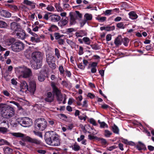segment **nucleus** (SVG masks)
Here are the masks:
<instances>
[{"label":"nucleus","instance_id":"f3484780","mask_svg":"<svg viewBox=\"0 0 154 154\" xmlns=\"http://www.w3.org/2000/svg\"><path fill=\"white\" fill-rule=\"evenodd\" d=\"M138 144H139L137 145L136 146V149L140 151L142 150H146V149L145 145L141 142L139 141Z\"/></svg>","mask_w":154,"mask_h":154},{"label":"nucleus","instance_id":"39448f33","mask_svg":"<svg viewBox=\"0 0 154 154\" xmlns=\"http://www.w3.org/2000/svg\"><path fill=\"white\" fill-rule=\"evenodd\" d=\"M16 122L22 126L25 127L31 126L32 123V119L27 117L18 119Z\"/></svg>","mask_w":154,"mask_h":154},{"label":"nucleus","instance_id":"79ce46f5","mask_svg":"<svg viewBox=\"0 0 154 154\" xmlns=\"http://www.w3.org/2000/svg\"><path fill=\"white\" fill-rule=\"evenodd\" d=\"M97 20H98L100 22H103L105 21L106 19V17H96Z\"/></svg>","mask_w":154,"mask_h":154},{"label":"nucleus","instance_id":"5701e85b","mask_svg":"<svg viewBox=\"0 0 154 154\" xmlns=\"http://www.w3.org/2000/svg\"><path fill=\"white\" fill-rule=\"evenodd\" d=\"M46 61L48 63L55 61L54 56L52 55H49L46 58Z\"/></svg>","mask_w":154,"mask_h":154},{"label":"nucleus","instance_id":"3c124183","mask_svg":"<svg viewBox=\"0 0 154 154\" xmlns=\"http://www.w3.org/2000/svg\"><path fill=\"white\" fill-rule=\"evenodd\" d=\"M66 72V75L69 78H70L71 76V73L68 70V69H66L65 70Z\"/></svg>","mask_w":154,"mask_h":154},{"label":"nucleus","instance_id":"b1692460","mask_svg":"<svg viewBox=\"0 0 154 154\" xmlns=\"http://www.w3.org/2000/svg\"><path fill=\"white\" fill-rule=\"evenodd\" d=\"M130 17L132 20L137 19V16L136 13L134 11H131L129 13Z\"/></svg>","mask_w":154,"mask_h":154},{"label":"nucleus","instance_id":"2f4dec72","mask_svg":"<svg viewBox=\"0 0 154 154\" xmlns=\"http://www.w3.org/2000/svg\"><path fill=\"white\" fill-rule=\"evenodd\" d=\"M8 131L7 128L4 127H0V133L3 134H5Z\"/></svg>","mask_w":154,"mask_h":154},{"label":"nucleus","instance_id":"20e7f679","mask_svg":"<svg viewBox=\"0 0 154 154\" xmlns=\"http://www.w3.org/2000/svg\"><path fill=\"white\" fill-rule=\"evenodd\" d=\"M21 85L23 89H26L31 93L34 94L36 90V84L35 82L31 81L29 83V86L28 87L27 83L26 81H23L21 83Z\"/></svg>","mask_w":154,"mask_h":154},{"label":"nucleus","instance_id":"f03ea898","mask_svg":"<svg viewBox=\"0 0 154 154\" xmlns=\"http://www.w3.org/2000/svg\"><path fill=\"white\" fill-rule=\"evenodd\" d=\"M16 39L14 38H11L7 40L5 42L6 45H11V48H24V44L20 41H16Z\"/></svg>","mask_w":154,"mask_h":154},{"label":"nucleus","instance_id":"69168bd1","mask_svg":"<svg viewBox=\"0 0 154 154\" xmlns=\"http://www.w3.org/2000/svg\"><path fill=\"white\" fill-rule=\"evenodd\" d=\"M45 122V123H47L46 120L42 118H39V123H44Z\"/></svg>","mask_w":154,"mask_h":154},{"label":"nucleus","instance_id":"cd10ccee","mask_svg":"<svg viewBox=\"0 0 154 154\" xmlns=\"http://www.w3.org/2000/svg\"><path fill=\"white\" fill-rule=\"evenodd\" d=\"M10 143L4 139H2L0 140V146L4 145H9Z\"/></svg>","mask_w":154,"mask_h":154},{"label":"nucleus","instance_id":"4d7b16f0","mask_svg":"<svg viewBox=\"0 0 154 154\" xmlns=\"http://www.w3.org/2000/svg\"><path fill=\"white\" fill-rule=\"evenodd\" d=\"M57 99V101L61 102L62 101L63 98L61 95L59 94L58 96H56Z\"/></svg>","mask_w":154,"mask_h":154},{"label":"nucleus","instance_id":"473e14b6","mask_svg":"<svg viewBox=\"0 0 154 154\" xmlns=\"http://www.w3.org/2000/svg\"><path fill=\"white\" fill-rule=\"evenodd\" d=\"M48 63L50 67L52 69H54L56 68V66L55 63V61Z\"/></svg>","mask_w":154,"mask_h":154},{"label":"nucleus","instance_id":"4468645a","mask_svg":"<svg viewBox=\"0 0 154 154\" xmlns=\"http://www.w3.org/2000/svg\"><path fill=\"white\" fill-rule=\"evenodd\" d=\"M38 119H37L35 122L34 123V130L33 131L34 134L38 136Z\"/></svg>","mask_w":154,"mask_h":154},{"label":"nucleus","instance_id":"f257e3e1","mask_svg":"<svg viewBox=\"0 0 154 154\" xmlns=\"http://www.w3.org/2000/svg\"><path fill=\"white\" fill-rule=\"evenodd\" d=\"M45 139L46 143L50 145L58 146L60 145V136L54 131L46 132L45 134Z\"/></svg>","mask_w":154,"mask_h":154},{"label":"nucleus","instance_id":"37998d69","mask_svg":"<svg viewBox=\"0 0 154 154\" xmlns=\"http://www.w3.org/2000/svg\"><path fill=\"white\" fill-rule=\"evenodd\" d=\"M82 39L85 43L88 45L90 44V40L89 38L87 37H84Z\"/></svg>","mask_w":154,"mask_h":154},{"label":"nucleus","instance_id":"6e6552de","mask_svg":"<svg viewBox=\"0 0 154 154\" xmlns=\"http://www.w3.org/2000/svg\"><path fill=\"white\" fill-rule=\"evenodd\" d=\"M51 86L52 89V93L55 94L56 96H58L59 94H61L60 90L56 86V84L54 82H51Z\"/></svg>","mask_w":154,"mask_h":154},{"label":"nucleus","instance_id":"0e129e2a","mask_svg":"<svg viewBox=\"0 0 154 154\" xmlns=\"http://www.w3.org/2000/svg\"><path fill=\"white\" fill-rule=\"evenodd\" d=\"M99 139V140L101 141L102 143L104 144H106L107 143V141L105 139L103 138H100Z\"/></svg>","mask_w":154,"mask_h":154},{"label":"nucleus","instance_id":"052dcab7","mask_svg":"<svg viewBox=\"0 0 154 154\" xmlns=\"http://www.w3.org/2000/svg\"><path fill=\"white\" fill-rule=\"evenodd\" d=\"M75 31V30L73 28H68V29H66V32L68 34L69 33H70L74 31Z\"/></svg>","mask_w":154,"mask_h":154},{"label":"nucleus","instance_id":"a18cd8bd","mask_svg":"<svg viewBox=\"0 0 154 154\" xmlns=\"http://www.w3.org/2000/svg\"><path fill=\"white\" fill-rule=\"evenodd\" d=\"M117 26L120 28L124 29L125 27V26L124 25L123 23L122 22H120L117 24Z\"/></svg>","mask_w":154,"mask_h":154},{"label":"nucleus","instance_id":"680f3d73","mask_svg":"<svg viewBox=\"0 0 154 154\" xmlns=\"http://www.w3.org/2000/svg\"><path fill=\"white\" fill-rule=\"evenodd\" d=\"M59 117H60V118H62L63 119H67V117L66 116L63 114H60L59 115Z\"/></svg>","mask_w":154,"mask_h":154},{"label":"nucleus","instance_id":"ddd939ff","mask_svg":"<svg viewBox=\"0 0 154 154\" xmlns=\"http://www.w3.org/2000/svg\"><path fill=\"white\" fill-rule=\"evenodd\" d=\"M49 19L52 22H56L60 20L61 17L59 15L54 14L49 16Z\"/></svg>","mask_w":154,"mask_h":154},{"label":"nucleus","instance_id":"7ed1b4c3","mask_svg":"<svg viewBox=\"0 0 154 154\" xmlns=\"http://www.w3.org/2000/svg\"><path fill=\"white\" fill-rule=\"evenodd\" d=\"M1 113L5 118H9L14 115V110L13 107L9 106H5L1 111Z\"/></svg>","mask_w":154,"mask_h":154},{"label":"nucleus","instance_id":"423d86ee","mask_svg":"<svg viewBox=\"0 0 154 154\" xmlns=\"http://www.w3.org/2000/svg\"><path fill=\"white\" fill-rule=\"evenodd\" d=\"M69 22L70 25H73L76 23V20L78 17L81 18L82 15L78 11H75V12H70L69 13Z\"/></svg>","mask_w":154,"mask_h":154},{"label":"nucleus","instance_id":"e433bc0d","mask_svg":"<svg viewBox=\"0 0 154 154\" xmlns=\"http://www.w3.org/2000/svg\"><path fill=\"white\" fill-rule=\"evenodd\" d=\"M48 11H54L55 10L54 8L50 5H48L46 7V9Z\"/></svg>","mask_w":154,"mask_h":154},{"label":"nucleus","instance_id":"a19ab883","mask_svg":"<svg viewBox=\"0 0 154 154\" xmlns=\"http://www.w3.org/2000/svg\"><path fill=\"white\" fill-rule=\"evenodd\" d=\"M55 7L57 11L58 12H62L63 11V9L61 8L56 3L55 5Z\"/></svg>","mask_w":154,"mask_h":154},{"label":"nucleus","instance_id":"4c0bfd02","mask_svg":"<svg viewBox=\"0 0 154 154\" xmlns=\"http://www.w3.org/2000/svg\"><path fill=\"white\" fill-rule=\"evenodd\" d=\"M34 62L32 64V68L35 69H38V61H34Z\"/></svg>","mask_w":154,"mask_h":154},{"label":"nucleus","instance_id":"c03bdc74","mask_svg":"<svg viewBox=\"0 0 154 154\" xmlns=\"http://www.w3.org/2000/svg\"><path fill=\"white\" fill-rule=\"evenodd\" d=\"M39 68H40V66H41V64L42 63V57L41 55V53L39 51Z\"/></svg>","mask_w":154,"mask_h":154},{"label":"nucleus","instance_id":"e2e57ef3","mask_svg":"<svg viewBox=\"0 0 154 154\" xmlns=\"http://www.w3.org/2000/svg\"><path fill=\"white\" fill-rule=\"evenodd\" d=\"M78 67L79 68L84 69L85 68V66L83 65L82 63H79L77 65Z\"/></svg>","mask_w":154,"mask_h":154},{"label":"nucleus","instance_id":"338daca9","mask_svg":"<svg viewBox=\"0 0 154 154\" xmlns=\"http://www.w3.org/2000/svg\"><path fill=\"white\" fill-rule=\"evenodd\" d=\"M85 138V136L83 135H82L80 136V138H77V141L78 142H79L83 140Z\"/></svg>","mask_w":154,"mask_h":154},{"label":"nucleus","instance_id":"9b49d317","mask_svg":"<svg viewBox=\"0 0 154 154\" xmlns=\"http://www.w3.org/2000/svg\"><path fill=\"white\" fill-rule=\"evenodd\" d=\"M46 96V97L45 99V100L46 102L50 103L54 101V96L52 95L51 92H48Z\"/></svg>","mask_w":154,"mask_h":154},{"label":"nucleus","instance_id":"6e6d98bb","mask_svg":"<svg viewBox=\"0 0 154 154\" xmlns=\"http://www.w3.org/2000/svg\"><path fill=\"white\" fill-rule=\"evenodd\" d=\"M88 138L90 140H92L93 139H97L98 138L97 136L92 135L91 134L88 135Z\"/></svg>","mask_w":154,"mask_h":154},{"label":"nucleus","instance_id":"603ef678","mask_svg":"<svg viewBox=\"0 0 154 154\" xmlns=\"http://www.w3.org/2000/svg\"><path fill=\"white\" fill-rule=\"evenodd\" d=\"M105 127L108 128V125L104 122H101L100 124V127L103 128H104Z\"/></svg>","mask_w":154,"mask_h":154},{"label":"nucleus","instance_id":"de8ad7c7","mask_svg":"<svg viewBox=\"0 0 154 154\" xmlns=\"http://www.w3.org/2000/svg\"><path fill=\"white\" fill-rule=\"evenodd\" d=\"M101 105V108L103 109H106L108 108H110V107L109 106L105 103H104L103 105H101Z\"/></svg>","mask_w":154,"mask_h":154},{"label":"nucleus","instance_id":"c85d7f7f","mask_svg":"<svg viewBox=\"0 0 154 154\" xmlns=\"http://www.w3.org/2000/svg\"><path fill=\"white\" fill-rule=\"evenodd\" d=\"M7 23L2 20H0V28H5L7 26Z\"/></svg>","mask_w":154,"mask_h":154},{"label":"nucleus","instance_id":"09e8293b","mask_svg":"<svg viewBox=\"0 0 154 154\" xmlns=\"http://www.w3.org/2000/svg\"><path fill=\"white\" fill-rule=\"evenodd\" d=\"M63 36V35H61L59 33H54L55 38L56 39H59L60 38L62 37Z\"/></svg>","mask_w":154,"mask_h":154},{"label":"nucleus","instance_id":"9d476101","mask_svg":"<svg viewBox=\"0 0 154 154\" xmlns=\"http://www.w3.org/2000/svg\"><path fill=\"white\" fill-rule=\"evenodd\" d=\"M15 34L17 38L21 40H24L26 37L25 32L22 29L20 31H18V32H17Z\"/></svg>","mask_w":154,"mask_h":154},{"label":"nucleus","instance_id":"f704fd0d","mask_svg":"<svg viewBox=\"0 0 154 154\" xmlns=\"http://www.w3.org/2000/svg\"><path fill=\"white\" fill-rule=\"evenodd\" d=\"M115 29V26H106V31H112Z\"/></svg>","mask_w":154,"mask_h":154},{"label":"nucleus","instance_id":"1a4fd4ad","mask_svg":"<svg viewBox=\"0 0 154 154\" xmlns=\"http://www.w3.org/2000/svg\"><path fill=\"white\" fill-rule=\"evenodd\" d=\"M23 74V77L24 78H28L30 77L32 74V72L31 70L27 68H25L23 70L21 71Z\"/></svg>","mask_w":154,"mask_h":154},{"label":"nucleus","instance_id":"6ab92c4d","mask_svg":"<svg viewBox=\"0 0 154 154\" xmlns=\"http://www.w3.org/2000/svg\"><path fill=\"white\" fill-rule=\"evenodd\" d=\"M68 23V19L66 18L63 19L62 18L61 20L58 23L59 26L62 27L66 26Z\"/></svg>","mask_w":154,"mask_h":154},{"label":"nucleus","instance_id":"774afa93","mask_svg":"<svg viewBox=\"0 0 154 154\" xmlns=\"http://www.w3.org/2000/svg\"><path fill=\"white\" fill-rule=\"evenodd\" d=\"M88 97L91 99H93L95 97V96L93 94L91 93H89L88 94Z\"/></svg>","mask_w":154,"mask_h":154},{"label":"nucleus","instance_id":"58836bf2","mask_svg":"<svg viewBox=\"0 0 154 154\" xmlns=\"http://www.w3.org/2000/svg\"><path fill=\"white\" fill-rule=\"evenodd\" d=\"M2 115V116L0 117V124L2 123H6V119Z\"/></svg>","mask_w":154,"mask_h":154},{"label":"nucleus","instance_id":"13d9d810","mask_svg":"<svg viewBox=\"0 0 154 154\" xmlns=\"http://www.w3.org/2000/svg\"><path fill=\"white\" fill-rule=\"evenodd\" d=\"M45 79V75H40L39 76V81L43 82Z\"/></svg>","mask_w":154,"mask_h":154},{"label":"nucleus","instance_id":"72a5a7b5","mask_svg":"<svg viewBox=\"0 0 154 154\" xmlns=\"http://www.w3.org/2000/svg\"><path fill=\"white\" fill-rule=\"evenodd\" d=\"M12 135L15 137H24V134L20 133H12Z\"/></svg>","mask_w":154,"mask_h":154},{"label":"nucleus","instance_id":"7c9ffc66","mask_svg":"<svg viewBox=\"0 0 154 154\" xmlns=\"http://www.w3.org/2000/svg\"><path fill=\"white\" fill-rule=\"evenodd\" d=\"M59 70L60 72V75L62 76L64 75V72L65 71V70L62 65H61L59 66Z\"/></svg>","mask_w":154,"mask_h":154},{"label":"nucleus","instance_id":"4be33fe9","mask_svg":"<svg viewBox=\"0 0 154 154\" xmlns=\"http://www.w3.org/2000/svg\"><path fill=\"white\" fill-rule=\"evenodd\" d=\"M112 130L114 133L117 134H119V129L115 124H114L112 127Z\"/></svg>","mask_w":154,"mask_h":154},{"label":"nucleus","instance_id":"393cba45","mask_svg":"<svg viewBox=\"0 0 154 154\" xmlns=\"http://www.w3.org/2000/svg\"><path fill=\"white\" fill-rule=\"evenodd\" d=\"M47 123L45 122L43 123H39V130L43 131L47 127Z\"/></svg>","mask_w":154,"mask_h":154},{"label":"nucleus","instance_id":"864d4df0","mask_svg":"<svg viewBox=\"0 0 154 154\" xmlns=\"http://www.w3.org/2000/svg\"><path fill=\"white\" fill-rule=\"evenodd\" d=\"M55 54L58 59L60 58V54L58 49H55Z\"/></svg>","mask_w":154,"mask_h":154},{"label":"nucleus","instance_id":"f8f14e48","mask_svg":"<svg viewBox=\"0 0 154 154\" xmlns=\"http://www.w3.org/2000/svg\"><path fill=\"white\" fill-rule=\"evenodd\" d=\"M0 15L2 17L8 18L11 17V14L7 11L1 9H0Z\"/></svg>","mask_w":154,"mask_h":154},{"label":"nucleus","instance_id":"aec40b11","mask_svg":"<svg viewBox=\"0 0 154 154\" xmlns=\"http://www.w3.org/2000/svg\"><path fill=\"white\" fill-rule=\"evenodd\" d=\"M44 13L45 12H42V13H40V14H39V19L42 18V16H43V18L45 19L46 20H47L49 19L48 14H51V13H48L47 14H42V13Z\"/></svg>","mask_w":154,"mask_h":154},{"label":"nucleus","instance_id":"49530a36","mask_svg":"<svg viewBox=\"0 0 154 154\" xmlns=\"http://www.w3.org/2000/svg\"><path fill=\"white\" fill-rule=\"evenodd\" d=\"M46 8V5L45 4L43 3L39 4V8H41L43 10H44V9H45Z\"/></svg>","mask_w":154,"mask_h":154},{"label":"nucleus","instance_id":"bf43d9fd","mask_svg":"<svg viewBox=\"0 0 154 154\" xmlns=\"http://www.w3.org/2000/svg\"><path fill=\"white\" fill-rule=\"evenodd\" d=\"M74 101V100L72 98H69L68 102V104L69 105H71Z\"/></svg>","mask_w":154,"mask_h":154},{"label":"nucleus","instance_id":"8fccbe9b","mask_svg":"<svg viewBox=\"0 0 154 154\" xmlns=\"http://www.w3.org/2000/svg\"><path fill=\"white\" fill-rule=\"evenodd\" d=\"M112 12V10H107L105 11L104 14L105 15H109L111 14Z\"/></svg>","mask_w":154,"mask_h":154},{"label":"nucleus","instance_id":"dca6fc26","mask_svg":"<svg viewBox=\"0 0 154 154\" xmlns=\"http://www.w3.org/2000/svg\"><path fill=\"white\" fill-rule=\"evenodd\" d=\"M122 38L121 35H119L116 38L114 41V43L118 47L122 44Z\"/></svg>","mask_w":154,"mask_h":154},{"label":"nucleus","instance_id":"5fc2aeb1","mask_svg":"<svg viewBox=\"0 0 154 154\" xmlns=\"http://www.w3.org/2000/svg\"><path fill=\"white\" fill-rule=\"evenodd\" d=\"M90 123L94 126H97V123H96L95 121L92 118H91L90 119Z\"/></svg>","mask_w":154,"mask_h":154},{"label":"nucleus","instance_id":"c9c22d12","mask_svg":"<svg viewBox=\"0 0 154 154\" xmlns=\"http://www.w3.org/2000/svg\"><path fill=\"white\" fill-rule=\"evenodd\" d=\"M123 41L124 45L126 47L127 46L129 41V39L126 37H125L124 38Z\"/></svg>","mask_w":154,"mask_h":154},{"label":"nucleus","instance_id":"2eb2a0df","mask_svg":"<svg viewBox=\"0 0 154 154\" xmlns=\"http://www.w3.org/2000/svg\"><path fill=\"white\" fill-rule=\"evenodd\" d=\"M24 140L30 143H34L36 144L38 143V141L35 139L32 138L29 136H26L24 138Z\"/></svg>","mask_w":154,"mask_h":154},{"label":"nucleus","instance_id":"412c9836","mask_svg":"<svg viewBox=\"0 0 154 154\" xmlns=\"http://www.w3.org/2000/svg\"><path fill=\"white\" fill-rule=\"evenodd\" d=\"M32 57L34 61H38V52H33L32 54Z\"/></svg>","mask_w":154,"mask_h":154},{"label":"nucleus","instance_id":"bb28decb","mask_svg":"<svg viewBox=\"0 0 154 154\" xmlns=\"http://www.w3.org/2000/svg\"><path fill=\"white\" fill-rule=\"evenodd\" d=\"M6 6L14 11H17L18 10L17 7L15 5L8 4H7Z\"/></svg>","mask_w":154,"mask_h":154},{"label":"nucleus","instance_id":"0eeeda50","mask_svg":"<svg viewBox=\"0 0 154 154\" xmlns=\"http://www.w3.org/2000/svg\"><path fill=\"white\" fill-rule=\"evenodd\" d=\"M11 29L13 31V32L11 33L12 35H15L16 33L21 30V28L20 25L16 22H14L11 23Z\"/></svg>","mask_w":154,"mask_h":154},{"label":"nucleus","instance_id":"a211bd4d","mask_svg":"<svg viewBox=\"0 0 154 154\" xmlns=\"http://www.w3.org/2000/svg\"><path fill=\"white\" fill-rule=\"evenodd\" d=\"M3 151L5 154H14L13 149L8 146L5 147Z\"/></svg>","mask_w":154,"mask_h":154},{"label":"nucleus","instance_id":"a878e982","mask_svg":"<svg viewBox=\"0 0 154 154\" xmlns=\"http://www.w3.org/2000/svg\"><path fill=\"white\" fill-rule=\"evenodd\" d=\"M84 17L85 20L87 21L91 20L92 18V16L91 14L86 13Z\"/></svg>","mask_w":154,"mask_h":154},{"label":"nucleus","instance_id":"ea45409f","mask_svg":"<svg viewBox=\"0 0 154 154\" xmlns=\"http://www.w3.org/2000/svg\"><path fill=\"white\" fill-rule=\"evenodd\" d=\"M80 147L78 145L74 144L72 148V149L75 151H79L80 149Z\"/></svg>","mask_w":154,"mask_h":154},{"label":"nucleus","instance_id":"c756f323","mask_svg":"<svg viewBox=\"0 0 154 154\" xmlns=\"http://www.w3.org/2000/svg\"><path fill=\"white\" fill-rule=\"evenodd\" d=\"M112 134V133L110 132L109 130H104V135L106 137H109Z\"/></svg>","mask_w":154,"mask_h":154}]
</instances>
